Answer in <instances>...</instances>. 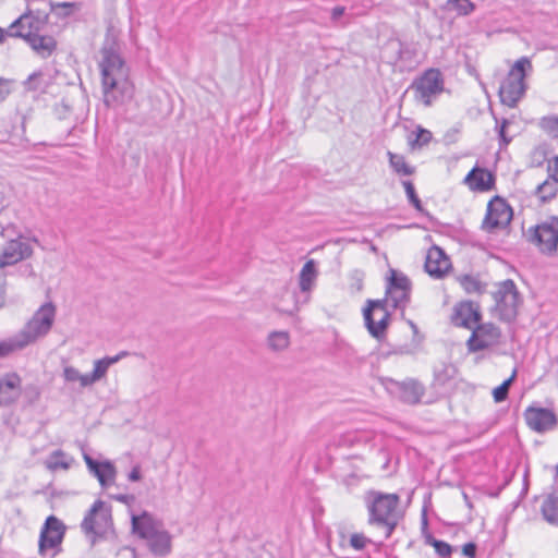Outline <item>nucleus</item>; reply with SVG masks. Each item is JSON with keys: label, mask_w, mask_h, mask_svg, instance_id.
Returning <instances> with one entry per match:
<instances>
[{"label": "nucleus", "mask_w": 558, "mask_h": 558, "mask_svg": "<svg viewBox=\"0 0 558 558\" xmlns=\"http://www.w3.org/2000/svg\"><path fill=\"white\" fill-rule=\"evenodd\" d=\"M129 480L131 482H137L141 480L142 475H141V468L138 465L134 466L132 469V471L129 473Z\"/></svg>", "instance_id": "obj_51"}, {"label": "nucleus", "mask_w": 558, "mask_h": 558, "mask_svg": "<svg viewBox=\"0 0 558 558\" xmlns=\"http://www.w3.org/2000/svg\"><path fill=\"white\" fill-rule=\"evenodd\" d=\"M464 182L473 191H489L494 185L493 174L483 168H473L465 177Z\"/></svg>", "instance_id": "obj_21"}, {"label": "nucleus", "mask_w": 558, "mask_h": 558, "mask_svg": "<svg viewBox=\"0 0 558 558\" xmlns=\"http://www.w3.org/2000/svg\"><path fill=\"white\" fill-rule=\"evenodd\" d=\"M557 183L558 182L549 177V179L545 180L536 187L535 194L543 202L549 201L557 194Z\"/></svg>", "instance_id": "obj_34"}, {"label": "nucleus", "mask_w": 558, "mask_h": 558, "mask_svg": "<svg viewBox=\"0 0 558 558\" xmlns=\"http://www.w3.org/2000/svg\"><path fill=\"white\" fill-rule=\"evenodd\" d=\"M515 376H517V369H513L511 376L508 379H506L500 386L496 387L493 390V397H494L495 402H502L507 399L509 388H510L512 381L515 379Z\"/></svg>", "instance_id": "obj_37"}, {"label": "nucleus", "mask_w": 558, "mask_h": 558, "mask_svg": "<svg viewBox=\"0 0 558 558\" xmlns=\"http://www.w3.org/2000/svg\"><path fill=\"white\" fill-rule=\"evenodd\" d=\"M447 8L454 10L459 15H469L475 10V4L470 0H447Z\"/></svg>", "instance_id": "obj_36"}, {"label": "nucleus", "mask_w": 558, "mask_h": 558, "mask_svg": "<svg viewBox=\"0 0 558 558\" xmlns=\"http://www.w3.org/2000/svg\"><path fill=\"white\" fill-rule=\"evenodd\" d=\"M350 290L353 293H359L363 290L364 274L360 270H354L350 276Z\"/></svg>", "instance_id": "obj_44"}, {"label": "nucleus", "mask_w": 558, "mask_h": 558, "mask_svg": "<svg viewBox=\"0 0 558 558\" xmlns=\"http://www.w3.org/2000/svg\"><path fill=\"white\" fill-rule=\"evenodd\" d=\"M344 7H336L332 9V12H331V17L332 20L337 21L340 16L343 15L344 13Z\"/></svg>", "instance_id": "obj_53"}, {"label": "nucleus", "mask_w": 558, "mask_h": 558, "mask_svg": "<svg viewBox=\"0 0 558 558\" xmlns=\"http://www.w3.org/2000/svg\"><path fill=\"white\" fill-rule=\"evenodd\" d=\"M132 531L145 539L148 549L158 557H166L171 553L172 538L161 524L151 515L144 512L142 515H132Z\"/></svg>", "instance_id": "obj_2"}, {"label": "nucleus", "mask_w": 558, "mask_h": 558, "mask_svg": "<svg viewBox=\"0 0 558 558\" xmlns=\"http://www.w3.org/2000/svg\"><path fill=\"white\" fill-rule=\"evenodd\" d=\"M76 7L73 2H50V10L54 12L59 17H66L73 13V9Z\"/></svg>", "instance_id": "obj_42"}, {"label": "nucleus", "mask_w": 558, "mask_h": 558, "mask_svg": "<svg viewBox=\"0 0 558 558\" xmlns=\"http://www.w3.org/2000/svg\"><path fill=\"white\" fill-rule=\"evenodd\" d=\"M548 171L551 179L558 182V156L554 159L553 165H548Z\"/></svg>", "instance_id": "obj_50"}, {"label": "nucleus", "mask_w": 558, "mask_h": 558, "mask_svg": "<svg viewBox=\"0 0 558 558\" xmlns=\"http://www.w3.org/2000/svg\"><path fill=\"white\" fill-rule=\"evenodd\" d=\"M369 542V539L364 536L363 534H352L350 537V545L357 550L363 549L366 544Z\"/></svg>", "instance_id": "obj_45"}, {"label": "nucleus", "mask_w": 558, "mask_h": 558, "mask_svg": "<svg viewBox=\"0 0 558 558\" xmlns=\"http://www.w3.org/2000/svg\"><path fill=\"white\" fill-rule=\"evenodd\" d=\"M494 300L500 319L511 322L517 317L522 298L513 280L507 279L499 282L494 292Z\"/></svg>", "instance_id": "obj_6"}, {"label": "nucleus", "mask_w": 558, "mask_h": 558, "mask_svg": "<svg viewBox=\"0 0 558 558\" xmlns=\"http://www.w3.org/2000/svg\"><path fill=\"white\" fill-rule=\"evenodd\" d=\"M526 425L536 433H545L556 427L558 420L556 414L545 408L529 407L524 411Z\"/></svg>", "instance_id": "obj_16"}, {"label": "nucleus", "mask_w": 558, "mask_h": 558, "mask_svg": "<svg viewBox=\"0 0 558 558\" xmlns=\"http://www.w3.org/2000/svg\"><path fill=\"white\" fill-rule=\"evenodd\" d=\"M62 377L64 381L72 387L76 383L78 384L80 388H87L92 386L88 375L82 374L77 368L71 365L64 366Z\"/></svg>", "instance_id": "obj_27"}, {"label": "nucleus", "mask_w": 558, "mask_h": 558, "mask_svg": "<svg viewBox=\"0 0 558 558\" xmlns=\"http://www.w3.org/2000/svg\"><path fill=\"white\" fill-rule=\"evenodd\" d=\"M532 70V63L529 58L518 59L511 66L507 77L499 87L500 100L504 105L513 108L524 96L526 90V72Z\"/></svg>", "instance_id": "obj_4"}, {"label": "nucleus", "mask_w": 558, "mask_h": 558, "mask_svg": "<svg viewBox=\"0 0 558 558\" xmlns=\"http://www.w3.org/2000/svg\"><path fill=\"white\" fill-rule=\"evenodd\" d=\"M317 276H318V271L316 268L315 260L314 259L307 260L303 265V267L300 271V276H299V284H300L301 291L310 292L315 284Z\"/></svg>", "instance_id": "obj_24"}, {"label": "nucleus", "mask_w": 558, "mask_h": 558, "mask_svg": "<svg viewBox=\"0 0 558 558\" xmlns=\"http://www.w3.org/2000/svg\"><path fill=\"white\" fill-rule=\"evenodd\" d=\"M57 315V307L48 301L44 303L19 331L27 345L35 344L44 339L52 329Z\"/></svg>", "instance_id": "obj_5"}, {"label": "nucleus", "mask_w": 558, "mask_h": 558, "mask_svg": "<svg viewBox=\"0 0 558 558\" xmlns=\"http://www.w3.org/2000/svg\"><path fill=\"white\" fill-rule=\"evenodd\" d=\"M411 88L414 90L416 100L429 107L433 99L444 90L442 74L438 69H428L413 82Z\"/></svg>", "instance_id": "obj_10"}, {"label": "nucleus", "mask_w": 558, "mask_h": 558, "mask_svg": "<svg viewBox=\"0 0 558 558\" xmlns=\"http://www.w3.org/2000/svg\"><path fill=\"white\" fill-rule=\"evenodd\" d=\"M98 474H100V476H101V480H98L100 485L102 487H106L109 482L114 480L116 468L109 461L102 462V463H100V466L98 468Z\"/></svg>", "instance_id": "obj_39"}, {"label": "nucleus", "mask_w": 558, "mask_h": 558, "mask_svg": "<svg viewBox=\"0 0 558 558\" xmlns=\"http://www.w3.org/2000/svg\"><path fill=\"white\" fill-rule=\"evenodd\" d=\"M50 84L51 77L41 71L31 74L24 83L25 88L33 92H46Z\"/></svg>", "instance_id": "obj_29"}, {"label": "nucleus", "mask_w": 558, "mask_h": 558, "mask_svg": "<svg viewBox=\"0 0 558 558\" xmlns=\"http://www.w3.org/2000/svg\"><path fill=\"white\" fill-rule=\"evenodd\" d=\"M290 343V333L286 330H274L266 337V348L272 353L284 352Z\"/></svg>", "instance_id": "obj_23"}, {"label": "nucleus", "mask_w": 558, "mask_h": 558, "mask_svg": "<svg viewBox=\"0 0 558 558\" xmlns=\"http://www.w3.org/2000/svg\"><path fill=\"white\" fill-rule=\"evenodd\" d=\"M481 314L477 306L471 302H462L454 307L452 323L456 326L473 329L480 322Z\"/></svg>", "instance_id": "obj_19"}, {"label": "nucleus", "mask_w": 558, "mask_h": 558, "mask_svg": "<svg viewBox=\"0 0 558 558\" xmlns=\"http://www.w3.org/2000/svg\"><path fill=\"white\" fill-rule=\"evenodd\" d=\"M22 391V379L16 373L4 374L0 378V405L15 402Z\"/></svg>", "instance_id": "obj_18"}, {"label": "nucleus", "mask_w": 558, "mask_h": 558, "mask_svg": "<svg viewBox=\"0 0 558 558\" xmlns=\"http://www.w3.org/2000/svg\"><path fill=\"white\" fill-rule=\"evenodd\" d=\"M402 185L404 187L409 202L414 206L416 210L423 213L424 208L422 206L421 199L416 195L413 183L411 181H403Z\"/></svg>", "instance_id": "obj_41"}, {"label": "nucleus", "mask_w": 558, "mask_h": 558, "mask_svg": "<svg viewBox=\"0 0 558 558\" xmlns=\"http://www.w3.org/2000/svg\"><path fill=\"white\" fill-rule=\"evenodd\" d=\"M99 69L107 107H117L133 96L134 87L129 77V68L120 54L118 35L113 27L107 29L100 49Z\"/></svg>", "instance_id": "obj_1"}, {"label": "nucleus", "mask_w": 558, "mask_h": 558, "mask_svg": "<svg viewBox=\"0 0 558 558\" xmlns=\"http://www.w3.org/2000/svg\"><path fill=\"white\" fill-rule=\"evenodd\" d=\"M5 35L8 36L7 31L0 27V43L3 41Z\"/></svg>", "instance_id": "obj_55"}, {"label": "nucleus", "mask_w": 558, "mask_h": 558, "mask_svg": "<svg viewBox=\"0 0 558 558\" xmlns=\"http://www.w3.org/2000/svg\"><path fill=\"white\" fill-rule=\"evenodd\" d=\"M506 126H507V121H504L502 124L500 125V129H499V136L504 141L505 144H508L510 142V140L507 138L506 135H505Z\"/></svg>", "instance_id": "obj_54"}, {"label": "nucleus", "mask_w": 558, "mask_h": 558, "mask_svg": "<svg viewBox=\"0 0 558 558\" xmlns=\"http://www.w3.org/2000/svg\"><path fill=\"white\" fill-rule=\"evenodd\" d=\"M128 355H129V352L121 351L120 353H118L114 356H106V357L94 361L93 372L87 374L90 385L93 386L95 383L105 378L109 367L111 365L118 363L120 360H122L123 357H125Z\"/></svg>", "instance_id": "obj_22"}, {"label": "nucleus", "mask_w": 558, "mask_h": 558, "mask_svg": "<svg viewBox=\"0 0 558 558\" xmlns=\"http://www.w3.org/2000/svg\"><path fill=\"white\" fill-rule=\"evenodd\" d=\"M388 300H367L363 308V317L368 332L376 339H381L390 320Z\"/></svg>", "instance_id": "obj_8"}, {"label": "nucleus", "mask_w": 558, "mask_h": 558, "mask_svg": "<svg viewBox=\"0 0 558 558\" xmlns=\"http://www.w3.org/2000/svg\"><path fill=\"white\" fill-rule=\"evenodd\" d=\"M388 158L390 167L399 175H412L415 172V168L410 166L402 155L388 151Z\"/></svg>", "instance_id": "obj_32"}, {"label": "nucleus", "mask_w": 558, "mask_h": 558, "mask_svg": "<svg viewBox=\"0 0 558 558\" xmlns=\"http://www.w3.org/2000/svg\"><path fill=\"white\" fill-rule=\"evenodd\" d=\"M8 82L5 80L0 78V102L5 99L9 95V89L7 88Z\"/></svg>", "instance_id": "obj_52"}, {"label": "nucleus", "mask_w": 558, "mask_h": 558, "mask_svg": "<svg viewBox=\"0 0 558 558\" xmlns=\"http://www.w3.org/2000/svg\"><path fill=\"white\" fill-rule=\"evenodd\" d=\"M432 140V133L427 130L417 129V132L415 133V137L413 140H410V144L415 147H422L426 144H428Z\"/></svg>", "instance_id": "obj_43"}, {"label": "nucleus", "mask_w": 558, "mask_h": 558, "mask_svg": "<svg viewBox=\"0 0 558 558\" xmlns=\"http://www.w3.org/2000/svg\"><path fill=\"white\" fill-rule=\"evenodd\" d=\"M27 347L28 345L22 336L16 332L14 336L0 341V357L8 356L11 353L24 350Z\"/></svg>", "instance_id": "obj_28"}, {"label": "nucleus", "mask_w": 558, "mask_h": 558, "mask_svg": "<svg viewBox=\"0 0 558 558\" xmlns=\"http://www.w3.org/2000/svg\"><path fill=\"white\" fill-rule=\"evenodd\" d=\"M31 47L43 57L50 56L56 48V41L51 36H43L39 33L25 38Z\"/></svg>", "instance_id": "obj_25"}, {"label": "nucleus", "mask_w": 558, "mask_h": 558, "mask_svg": "<svg viewBox=\"0 0 558 558\" xmlns=\"http://www.w3.org/2000/svg\"><path fill=\"white\" fill-rule=\"evenodd\" d=\"M463 555L474 558L476 553V545L474 543H466L462 547Z\"/></svg>", "instance_id": "obj_49"}, {"label": "nucleus", "mask_w": 558, "mask_h": 558, "mask_svg": "<svg viewBox=\"0 0 558 558\" xmlns=\"http://www.w3.org/2000/svg\"><path fill=\"white\" fill-rule=\"evenodd\" d=\"M501 331L492 323L477 324L472 329L466 345L470 352H477L499 343Z\"/></svg>", "instance_id": "obj_14"}, {"label": "nucleus", "mask_w": 558, "mask_h": 558, "mask_svg": "<svg viewBox=\"0 0 558 558\" xmlns=\"http://www.w3.org/2000/svg\"><path fill=\"white\" fill-rule=\"evenodd\" d=\"M7 302V280L0 277V308L4 307Z\"/></svg>", "instance_id": "obj_48"}, {"label": "nucleus", "mask_w": 558, "mask_h": 558, "mask_svg": "<svg viewBox=\"0 0 558 558\" xmlns=\"http://www.w3.org/2000/svg\"><path fill=\"white\" fill-rule=\"evenodd\" d=\"M366 502L369 512V523L385 526L387 529L386 537H389L398 523L397 507L399 505V496L396 494L369 492Z\"/></svg>", "instance_id": "obj_3"}, {"label": "nucleus", "mask_w": 558, "mask_h": 558, "mask_svg": "<svg viewBox=\"0 0 558 558\" xmlns=\"http://www.w3.org/2000/svg\"><path fill=\"white\" fill-rule=\"evenodd\" d=\"M390 277L388 278L386 288H396L398 290L411 291V281L402 272L395 269H390Z\"/></svg>", "instance_id": "obj_33"}, {"label": "nucleus", "mask_w": 558, "mask_h": 558, "mask_svg": "<svg viewBox=\"0 0 558 558\" xmlns=\"http://www.w3.org/2000/svg\"><path fill=\"white\" fill-rule=\"evenodd\" d=\"M542 513L544 519L558 526V498L554 495H548L542 505Z\"/></svg>", "instance_id": "obj_30"}, {"label": "nucleus", "mask_w": 558, "mask_h": 558, "mask_svg": "<svg viewBox=\"0 0 558 558\" xmlns=\"http://www.w3.org/2000/svg\"><path fill=\"white\" fill-rule=\"evenodd\" d=\"M400 399L409 404H415L421 401L425 389L424 386L415 379H407L403 381H392Z\"/></svg>", "instance_id": "obj_20"}, {"label": "nucleus", "mask_w": 558, "mask_h": 558, "mask_svg": "<svg viewBox=\"0 0 558 558\" xmlns=\"http://www.w3.org/2000/svg\"><path fill=\"white\" fill-rule=\"evenodd\" d=\"M84 460L89 472L93 473L97 477V480H101L100 474H98V468L100 466V463L96 462L87 453H84Z\"/></svg>", "instance_id": "obj_47"}, {"label": "nucleus", "mask_w": 558, "mask_h": 558, "mask_svg": "<svg viewBox=\"0 0 558 558\" xmlns=\"http://www.w3.org/2000/svg\"><path fill=\"white\" fill-rule=\"evenodd\" d=\"M84 460L89 472L93 473L97 477V480H101L100 474H98V468L100 466V463L96 462L87 453H84Z\"/></svg>", "instance_id": "obj_46"}, {"label": "nucleus", "mask_w": 558, "mask_h": 558, "mask_svg": "<svg viewBox=\"0 0 558 558\" xmlns=\"http://www.w3.org/2000/svg\"><path fill=\"white\" fill-rule=\"evenodd\" d=\"M411 291L398 290L396 288H386V298L384 300H388V305L392 308H401L404 307L410 300Z\"/></svg>", "instance_id": "obj_31"}, {"label": "nucleus", "mask_w": 558, "mask_h": 558, "mask_svg": "<svg viewBox=\"0 0 558 558\" xmlns=\"http://www.w3.org/2000/svg\"><path fill=\"white\" fill-rule=\"evenodd\" d=\"M73 458L69 457L64 451L58 449L49 454L45 461V465L49 471L69 470L73 463Z\"/></svg>", "instance_id": "obj_26"}, {"label": "nucleus", "mask_w": 558, "mask_h": 558, "mask_svg": "<svg viewBox=\"0 0 558 558\" xmlns=\"http://www.w3.org/2000/svg\"><path fill=\"white\" fill-rule=\"evenodd\" d=\"M459 282L468 293L482 294L485 291V284H483L477 278L473 276H461L459 277Z\"/></svg>", "instance_id": "obj_35"}, {"label": "nucleus", "mask_w": 558, "mask_h": 558, "mask_svg": "<svg viewBox=\"0 0 558 558\" xmlns=\"http://www.w3.org/2000/svg\"><path fill=\"white\" fill-rule=\"evenodd\" d=\"M111 511L102 500L94 502L85 515L81 527L84 533L95 543L96 537L104 536L111 527Z\"/></svg>", "instance_id": "obj_9"}, {"label": "nucleus", "mask_w": 558, "mask_h": 558, "mask_svg": "<svg viewBox=\"0 0 558 558\" xmlns=\"http://www.w3.org/2000/svg\"><path fill=\"white\" fill-rule=\"evenodd\" d=\"M425 542H426V544H428L435 548V550L439 557L445 558V557H449L451 555L452 547L448 543H446L444 541L436 539L433 536H427Z\"/></svg>", "instance_id": "obj_40"}, {"label": "nucleus", "mask_w": 558, "mask_h": 558, "mask_svg": "<svg viewBox=\"0 0 558 558\" xmlns=\"http://www.w3.org/2000/svg\"><path fill=\"white\" fill-rule=\"evenodd\" d=\"M33 254V247L22 235L11 239L0 248V270L28 259Z\"/></svg>", "instance_id": "obj_13"}, {"label": "nucleus", "mask_w": 558, "mask_h": 558, "mask_svg": "<svg viewBox=\"0 0 558 558\" xmlns=\"http://www.w3.org/2000/svg\"><path fill=\"white\" fill-rule=\"evenodd\" d=\"M512 219V209L509 204L496 196L487 205V213L482 228L488 232L506 228Z\"/></svg>", "instance_id": "obj_12"}, {"label": "nucleus", "mask_w": 558, "mask_h": 558, "mask_svg": "<svg viewBox=\"0 0 558 558\" xmlns=\"http://www.w3.org/2000/svg\"><path fill=\"white\" fill-rule=\"evenodd\" d=\"M541 129L553 138H558V117L548 116L539 121Z\"/></svg>", "instance_id": "obj_38"}, {"label": "nucleus", "mask_w": 558, "mask_h": 558, "mask_svg": "<svg viewBox=\"0 0 558 558\" xmlns=\"http://www.w3.org/2000/svg\"><path fill=\"white\" fill-rule=\"evenodd\" d=\"M542 252L551 253L556 251L558 244V218L538 225L531 238Z\"/></svg>", "instance_id": "obj_15"}, {"label": "nucleus", "mask_w": 558, "mask_h": 558, "mask_svg": "<svg viewBox=\"0 0 558 558\" xmlns=\"http://www.w3.org/2000/svg\"><path fill=\"white\" fill-rule=\"evenodd\" d=\"M48 13L41 10H27L7 29L10 37L27 38L40 33L48 23Z\"/></svg>", "instance_id": "obj_11"}, {"label": "nucleus", "mask_w": 558, "mask_h": 558, "mask_svg": "<svg viewBox=\"0 0 558 558\" xmlns=\"http://www.w3.org/2000/svg\"><path fill=\"white\" fill-rule=\"evenodd\" d=\"M65 526L54 515H49L40 531L38 550L43 557L53 558L61 550Z\"/></svg>", "instance_id": "obj_7"}, {"label": "nucleus", "mask_w": 558, "mask_h": 558, "mask_svg": "<svg viewBox=\"0 0 558 558\" xmlns=\"http://www.w3.org/2000/svg\"><path fill=\"white\" fill-rule=\"evenodd\" d=\"M450 267V260L440 247L433 246L428 250L425 260V270L429 276L436 279L442 278Z\"/></svg>", "instance_id": "obj_17"}]
</instances>
